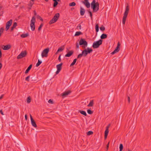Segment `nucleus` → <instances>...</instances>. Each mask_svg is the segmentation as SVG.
Listing matches in <instances>:
<instances>
[{"instance_id": "nucleus-13", "label": "nucleus", "mask_w": 151, "mask_h": 151, "mask_svg": "<svg viewBox=\"0 0 151 151\" xmlns=\"http://www.w3.org/2000/svg\"><path fill=\"white\" fill-rule=\"evenodd\" d=\"M74 51L73 50H71L70 51L68 52L67 53V54H66L65 56L66 57H70L72 54H73Z\"/></svg>"}, {"instance_id": "nucleus-52", "label": "nucleus", "mask_w": 151, "mask_h": 151, "mask_svg": "<svg viewBox=\"0 0 151 151\" xmlns=\"http://www.w3.org/2000/svg\"><path fill=\"white\" fill-rule=\"evenodd\" d=\"M78 27H79V28L80 29H81V26L80 24H79L78 26H77Z\"/></svg>"}, {"instance_id": "nucleus-30", "label": "nucleus", "mask_w": 151, "mask_h": 151, "mask_svg": "<svg viewBox=\"0 0 151 151\" xmlns=\"http://www.w3.org/2000/svg\"><path fill=\"white\" fill-rule=\"evenodd\" d=\"M30 25L31 30L33 31H34L35 29V24H34V25H33L32 24H30Z\"/></svg>"}, {"instance_id": "nucleus-38", "label": "nucleus", "mask_w": 151, "mask_h": 151, "mask_svg": "<svg viewBox=\"0 0 151 151\" xmlns=\"http://www.w3.org/2000/svg\"><path fill=\"white\" fill-rule=\"evenodd\" d=\"M87 113L90 114H93V112L90 109H88L87 111Z\"/></svg>"}, {"instance_id": "nucleus-8", "label": "nucleus", "mask_w": 151, "mask_h": 151, "mask_svg": "<svg viewBox=\"0 0 151 151\" xmlns=\"http://www.w3.org/2000/svg\"><path fill=\"white\" fill-rule=\"evenodd\" d=\"M120 43L119 42H118L117 43V45L116 47L115 50H114V51L111 53V54L112 55H114V54L118 52L120 50L119 47L120 46Z\"/></svg>"}, {"instance_id": "nucleus-62", "label": "nucleus", "mask_w": 151, "mask_h": 151, "mask_svg": "<svg viewBox=\"0 0 151 151\" xmlns=\"http://www.w3.org/2000/svg\"><path fill=\"white\" fill-rule=\"evenodd\" d=\"M31 7L30 6V7L28 8V9H31Z\"/></svg>"}, {"instance_id": "nucleus-20", "label": "nucleus", "mask_w": 151, "mask_h": 151, "mask_svg": "<svg viewBox=\"0 0 151 151\" xmlns=\"http://www.w3.org/2000/svg\"><path fill=\"white\" fill-rule=\"evenodd\" d=\"M17 25V23L16 22H15L14 23L12 26V27L11 28V31H12L13 30L14 28H15Z\"/></svg>"}, {"instance_id": "nucleus-31", "label": "nucleus", "mask_w": 151, "mask_h": 151, "mask_svg": "<svg viewBox=\"0 0 151 151\" xmlns=\"http://www.w3.org/2000/svg\"><path fill=\"white\" fill-rule=\"evenodd\" d=\"M64 49V46H63V47H59L57 50V52H58L60 51H63Z\"/></svg>"}, {"instance_id": "nucleus-10", "label": "nucleus", "mask_w": 151, "mask_h": 151, "mask_svg": "<svg viewBox=\"0 0 151 151\" xmlns=\"http://www.w3.org/2000/svg\"><path fill=\"white\" fill-rule=\"evenodd\" d=\"M12 19H10L7 22L6 26V31L9 29L10 26L12 25Z\"/></svg>"}, {"instance_id": "nucleus-6", "label": "nucleus", "mask_w": 151, "mask_h": 151, "mask_svg": "<svg viewBox=\"0 0 151 151\" xmlns=\"http://www.w3.org/2000/svg\"><path fill=\"white\" fill-rule=\"evenodd\" d=\"M49 51V48L45 49L42 52L41 54L42 56V58L44 57H47V54Z\"/></svg>"}, {"instance_id": "nucleus-42", "label": "nucleus", "mask_w": 151, "mask_h": 151, "mask_svg": "<svg viewBox=\"0 0 151 151\" xmlns=\"http://www.w3.org/2000/svg\"><path fill=\"white\" fill-rule=\"evenodd\" d=\"M83 56V54H82V52L81 53L79 54L77 56V58H81Z\"/></svg>"}, {"instance_id": "nucleus-60", "label": "nucleus", "mask_w": 151, "mask_h": 151, "mask_svg": "<svg viewBox=\"0 0 151 151\" xmlns=\"http://www.w3.org/2000/svg\"><path fill=\"white\" fill-rule=\"evenodd\" d=\"M3 96V95H1V96L0 97V99H2Z\"/></svg>"}, {"instance_id": "nucleus-19", "label": "nucleus", "mask_w": 151, "mask_h": 151, "mask_svg": "<svg viewBox=\"0 0 151 151\" xmlns=\"http://www.w3.org/2000/svg\"><path fill=\"white\" fill-rule=\"evenodd\" d=\"M82 54L83 55V56L84 57L86 56L88 54V52H87V50L86 49L84 50L82 52Z\"/></svg>"}, {"instance_id": "nucleus-18", "label": "nucleus", "mask_w": 151, "mask_h": 151, "mask_svg": "<svg viewBox=\"0 0 151 151\" xmlns=\"http://www.w3.org/2000/svg\"><path fill=\"white\" fill-rule=\"evenodd\" d=\"M32 66V64L30 65L27 68V69L25 72V73L26 74L30 70Z\"/></svg>"}, {"instance_id": "nucleus-1", "label": "nucleus", "mask_w": 151, "mask_h": 151, "mask_svg": "<svg viewBox=\"0 0 151 151\" xmlns=\"http://www.w3.org/2000/svg\"><path fill=\"white\" fill-rule=\"evenodd\" d=\"M91 8L93 9V12H96L99 10V4L96 2L95 0H93L91 4Z\"/></svg>"}, {"instance_id": "nucleus-44", "label": "nucleus", "mask_w": 151, "mask_h": 151, "mask_svg": "<svg viewBox=\"0 0 151 151\" xmlns=\"http://www.w3.org/2000/svg\"><path fill=\"white\" fill-rule=\"evenodd\" d=\"M37 18L39 19L41 21H43V19L39 15H37Z\"/></svg>"}, {"instance_id": "nucleus-17", "label": "nucleus", "mask_w": 151, "mask_h": 151, "mask_svg": "<svg viewBox=\"0 0 151 151\" xmlns=\"http://www.w3.org/2000/svg\"><path fill=\"white\" fill-rule=\"evenodd\" d=\"M31 121L32 126L35 127H37V125L33 119H32Z\"/></svg>"}, {"instance_id": "nucleus-53", "label": "nucleus", "mask_w": 151, "mask_h": 151, "mask_svg": "<svg viewBox=\"0 0 151 151\" xmlns=\"http://www.w3.org/2000/svg\"><path fill=\"white\" fill-rule=\"evenodd\" d=\"M60 56H61V55H60L58 58V60H59L60 62L61 60V58H60Z\"/></svg>"}, {"instance_id": "nucleus-7", "label": "nucleus", "mask_w": 151, "mask_h": 151, "mask_svg": "<svg viewBox=\"0 0 151 151\" xmlns=\"http://www.w3.org/2000/svg\"><path fill=\"white\" fill-rule=\"evenodd\" d=\"M27 55V52L26 50L22 51L17 56V58L18 59L25 57Z\"/></svg>"}, {"instance_id": "nucleus-57", "label": "nucleus", "mask_w": 151, "mask_h": 151, "mask_svg": "<svg viewBox=\"0 0 151 151\" xmlns=\"http://www.w3.org/2000/svg\"><path fill=\"white\" fill-rule=\"evenodd\" d=\"M107 135H107L104 134V138L105 139H106V138L107 137Z\"/></svg>"}, {"instance_id": "nucleus-5", "label": "nucleus", "mask_w": 151, "mask_h": 151, "mask_svg": "<svg viewBox=\"0 0 151 151\" xmlns=\"http://www.w3.org/2000/svg\"><path fill=\"white\" fill-rule=\"evenodd\" d=\"M60 17V14L59 13H56L55 14L54 17L49 22L50 24H52L56 22Z\"/></svg>"}, {"instance_id": "nucleus-50", "label": "nucleus", "mask_w": 151, "mask_h": 151, "mask_svg": "<svg viewBox=\"0 0 151 151\" xmlns=\"http://www.w3.org/2000/svg\"><path fill=\"white\" fill-rule=\"evenodd\" d=\"M110 124H109L106 127V129H109V127L110 126Z\"/></svg>"}, {"instance_id": "nucleus-4", "label": "nucleus", "mask_w": 151, "mask_h": 151, "mask_svg": "<svg viewBox=\"0 0 151 151\" xmlns=\"http://www.w3.org/2000/svg\"><path fill=\"white\" fill-rule=\"evenodd\" d=\"M79 45H81L83 48H85L87 47L88 43L84 39L81 38L79 41Z\"/></svg>"}, {"instance_id": "nucleus-39", "label": "nucleus", "mask_w": 151, "mask_h": 151, "mask_svg": "<svg viewBox=\"0 0 151 151\" xmlns=\"http://www.w3.org/2000/svg\"><path fill=\"white\" fill-rule=\"evenodd\" d=\"M93 134V132L91 131H89L87 133V135H90L92 134Z\"/></svg>"}, {"instance_id": "nucleus-21", "label": "nucleus", "mask_w": 151, "mask_h": 151, "mask_svg": "<svg viewBox=\"0 0 151 151\" xmlns=\"http://www.w3.org/2000/svg\"><path fill=\"white\" fill-rule=\"evenodd\" d=\"M107 37V35L105 34H102L101 36V39H106Z\"/></svg>"}, {"instance_id": "nucleus-26", "label": "nucleus", "mask_w": 151, "mask_h": 151, "mask_svg": "<svg viewBox=\"0 0 151 151\" xmlns=\"http://www.w3.org/2000/svg\"><path fill=\"white\" fill-rule=\"evenodd\" d=\"M34 0H31V1H29V3L28 4V5L29 6L31 7H32V5L34 4Z\"/></svg>"}, {"instance_id": "nucleus-2", "label": "nucleus", "mask_w": 151, "mask_h": 151, "mask_svg": "<svg viewBox=\"0 0 151 151\" xmlns=\"http://www.w3.org/2000/svg\"><path fill=\"white\" fill-rule=\"evenodd\" d=\"M129 10V5L127 4L126 6L125 10L123 17L122 23L123 24H125L126 18L128 15Z\"/></svg>"}, {"instance_id": "nucleus-55", "label": "nucleus", "mask_w": 151, "mask_h": 151, "mask_svg": "<svg viewBox=\"0 0 151 151\" xmlns=\"http://www.w3.org/2000/svg\"><path fill=\"white\" fill-rule=\"evenodd\" d=\"M25 119L26 120H27V114L25 115Z\"/></svg>"}, {"instance_id": "nucleus-35", "label": "nucleus", "mask_w": 151, "mask_h": 151, "mask_svg": "<svg viewBox=\"0 0 151 151\" xmlns=\"http://www.w3.org/2000/svg\"><path fill=\"white\" fill-rule=\"evenodd\" d=\"M31 98L30 96H29L27 97V103L29 104L31 102Z\"/></svg>"}, {"instance_id": "nucleus-23", "label": "nucleus", "mask_w": 151, "mask_h": 151, "mask_svg": "<svg viewBox=\"0 0 151 151\" xmlns=\"http://www.w3.org/2000/svg\"><path fill=\"white\" fill-rule=\"evenodd\" d=\"M54 1V3L53 5V6L54 7H56L57 6L58 4V1L57 0H53Z\"/></svg>"}, {"instance_id": "nucleus-12", "label": "nucleus", "mask_w": 151, "mask_h": 151, "mask_svg": "<svg viewBox=\"0 0 151 151\" xmlns=\"http://www.w3.org/2000/svg\"><path fill=\"white\" fill-rule=\"evenodd\" d=\"M71 92L70 90H68L65 91L62 94V96L63 97H65L66 96L70 94Z\"/></svg>"}, {"instance_id": "nucleus-15", "label": "nucleus", "mask_w": 151, "mask_h": 151, "mask_svg": "<svg viewBox=\"0 0 151 151\" xmlns=\"http://www.w3.org/2000/svg\"><path fill=\"white\" fill-rule=\"evenodd\" d=\"M4 47L3 48V49L4 50H8L11 47L10 45H6L5 46H4Z\"/></svg>"}, {"instance_id": "nucleus-59", "label": "nucleus", "mask_w": 151, "mask_h": 151, "mask_svg": "<svg viewBox=\"0 0 151 151\" xmlns=\"http://www.w3.org/2000/svg\"><path fill=\"white\" fill-rule=\"evenodd\" d=\"M30 117L31 121V120H32V119H33V118H32V115H31V114H30Z\"/></svg>"}, {"instance_id": "nucleus-61", "label": "nucleus", "mask_w": 151, "mask_h": 151, "mask_svg": "<svg viewBox=\"0 0 151 151\" xmlns=\"http://www.w3.org/2000/svg\"><path fill=\"white\" fill-rule=\"evenodd\" d=\"M46 2H48L49 1V0H44Z\"/></svg>"}, {"instance_id": "nucleus-25", "label": "nucleus", "mask_w": 151, "mask_h": 151, "mask_svg": "<svg viewBox=\"0 0 151 151\" xmlns=\"http://www.w3.org/2000/svg\"><path fill=\"white\" fill-rule=\"evenodd\" d=\"M79 112H80L81 114L85 116H87V114L85 112V111H81V110H79Z\"/></svg>"}, {"instance_id": "nucleus-11", "label": "nucleus", "mask_w": 151, "mask_h": 151, "mask_svg": "<svg viewBox=\"0 0 151 151\" xmlns=\"http://www.w3.org/2000/svg\"><path fill=\"white\" fill-rule=\"evenodd\" d=\"M82 2L83 4L87 8H89L90 7V4L88 1V0H84V1H82Z\"/></svg>"}, {"instance_id": "nucleus-3", "label": "nucleus", "mask_w": 151, "mask_h": 151, "mask_svg": "<svg viewBox=\"0 0 151 151\" xmlns=\"http://www.w3.org/2000/svg\"><path fill=\"white\" fill-rule=\"evenodd\" d=\"M102 41L101 39H100L98 41L94 42L93 43L92 47L94 49L98 48L102 44Z\"/></svg>"}, {"instance_id": "nucleus-64", "label": "nucleus", "mask_w": 151, "mask_h": 151, "mask_svg": "<svg viewBox=\"0 0 151 151\" xmlns=\"http://www.w3.org/2000/svg\"><path fill=\"white\" fill-rule=\"evenodd\" d=\"M74 9V8H71V10H72L73 9Z\"/></svg>"}, {"instance_id": "nucleus-29", "label": "nucleus", "mask_w": 151, "mask_h": 151, "mask_svg": "<svg viewBox=\"0 0 151 151\" xmlns=\"http://www.w3.org/2000/svg\"><path fill=\"white\" fill-rule=\"evenodd\" d=\"M86 49L87 50V52H88V53H90L93 51V50L92 49L89 47L87 48V49Z\"/></svg>"}, {"instance_id": "nucleus-54", "label": "nucleus", "mask_w": 151, "mask_h": 151, "mask_svg": "<svg viewBox=\"0 0 151 151\" xmlns=\"http://www.w3.org/2000/svg\"><path fill=\"white\" fill-rule=\"evenodd\" d=\"M76 48H78V49L79 48V45L78 44V43H77L76 44Z\"/></svg>"}, {"instance_id": "nucleus-49", "label": "nucleus", "mask_w": 151, "mask_h": 151, "mask_svg": "<svg viewBox=\"0 0 151 151\" xmlns=\"http://www.w3.org/2000/svg\"><path fill=\"white\" fill-rule=\"evenodd\" d=\"M109 142H108V144L107 145H106V149L107 151L108 150V148H109Z\"/></svg>"}, {"instance_id": "nucleus-24", "label": "nucleus", "mask_w": 151, "mask_h": 151, "mask_svg": "<svg viewBox=\"0 0 151 151\" xmlns=\"http://www.w3.org/2000/svg\"><path fill=\"white\" fill-rule=\"evenodd\" d=\"M29 35L28 33H27L26 34H23L21 35V37L22 38H25L27 37Z\"/></svg>"}, {"instance_id": "nucleus-46", "label": "nucleus", "mask_w": 151, "mask_h": 151, "mask_svg": "<svg viewBox=\"0 0 151 151\" xmlns=\"http://www.w3.org/2000/svg\"><path fill=\"white\" fill-rule=\"evenodd\" d=\"M88 12L90 16L91 17V19H92V14L91 12V11H88Z\"/></svg>"}, {"instance_id": "nucleus-40", "label": "nucleus", "mask_w": 151, "mask_h": 151, "mask_svg": "<svg viewBox=\"0 0 151 151\" xmlns=\"http://www.w3.org/2000/svg\"><path fill=\"white\" fill-rule=\"evenodd\" d=\"M43 26V24L42 23L41 24L40 26L39 27H38V30L39 31H40L41 30V28Z\"/></svg>"}, {"instance_id": "nucleus-22", "label": "nucleus", "mask_w": 151, "mask_h": 151, "mask_svg": "<svg viewBox=\"0 0 151 151\" xmlns=\"http://www.w3.org/2000/svg\"><path fill=\"white\" fill-rule=\"evenodd\" d=\"M31 81L32 82H35L37 81V78L35 77H32L31 78Z\"/></svg>"}, {"instance_id": "nucleus-51", "label": "nucleus", "mask_w": 151, "mask_h": 151, "mask_svg": "<svg viewBox=\"0 0 151 151\" xmlns=\"http://www.w3.org/2000/svg\"><path fill=\"white\" fill-rule=\"evenodd\" d=\"M128 103H129L130 102V97L129 96H128Z\"/></svg>"}, {"instance_id": "nucleus-9", "label": "nucleus", "mask_w": 151, "mask_h": 151, "mask_svg": "<svg viewBox=\"0 0 151 151\" xmlns=\"http://www.w3.org/2000/svg\"><path fill=\"white\" fill-rule=\"evenodd\" d=\"M63 63H61L60 64L57 65L56 67L57 70L56 72V74H58L60 71L62 69V66L63 65Z\"/></svg>"}, {"instance_id": "nucleus-63", "label": "nucleus", "mask_w": 151, "mask_h": 151, "mask_svg": "<svg viewBox=\"0 0 151 151\" xmlns=\"http://www.w3.org/2000/svg\"><path fill=\"white\" fill-rule=\"evenodd\" d=\"M128 151H131V150H130L129 149H128Z\"/></svg>"}, {"instance_id": "nucleus-47", "label": "nucleus", "mask_w": 151, "mask_h": 151, "mask_svg": "<svg viewBox=\"0 0 151 151\" xmlns=\"http://www.w3.org/2000/svg\"><path fill=\"white\" fill-rule=\"evenodd\" d=\"M48 102L49 103L51 104H52L53 103V101H52L51 99L49 100V101H48Z\"/></svg>"}, {"instance_id": "nucleus-41", "label": "nucleus", "mask_w": 151, "mask_h": 151, "mask_svg": "<svg viewBox=\"0 0 151 151\" xmlns=\"http://www.w3.org/2000/svg\"><path fill=\"white\" fill-rule=\"evenodd\" d=\"M100 29L101 31H104L105 29V28L103 26H102L100 27Z\"/></svg>"}, {"instance_id": "nucleus-36", "label": "nucleus", "mask_w": 151, "mask_h": 151, "mask_svg": "<svg viewBox=\"0 0 151 151\" xmlns=\"http://www.w3.org/2000/svg\"><path fill=\"white\" fill-rule=\"evenodd\" d=\"M95 29L96 32H98L99 30V27L98 24H96L95 26Z\"/></svg>"}, {"instance_id": "nucleus-56", "label": "nucleus", "mask_w": 151, "mask_h": 151, "mask_svg": "<svg viewBox=\"0 0 151 151\" xmlns=\"http://www.w3.org/2000/svg\"><path fill=\"white\" fill-rule=\"evenodd\" d=\"M0 113L1 114L3 115L4 114H3V113L2 111V110H0Z\"/></svg>"}, {"instance_id": "nucleus-16", "label": "nucleus", "mask_w": 151, "mask_h": 151, "mask_svg": "<svg viewBox=\"0 0 151 151\" xmlns=\"http://www.w3.org/2000/svg\"><path fill=\"white\" fill-rule=\"evenodd\" d=\"M35 19L36 18L35 16H33L32 17V19L31 21V23L30 24H32L34 25V24H35L36 20H35Z\"/></svg>"}, {"instance_id": "nucleus-48", "label": "nucleus", "mask_w": 151, "mask_h": 151, "mask_svg": "<svg viewBox=\"0 0 151 151\" xmlns=\"http://www.w3.org/2000/svg\"><path fill=\"white\" fill-rule=\"evenodd\" d=\"M4 30V29L2 28H1L0 29V33H3Z\"/></svg>"}, {"instance_id": "nucleus-43", "label": "nucleus", "mask_w": 151, "mask_h": 151, "mask_svg": "<svg viewBox=\"0 0 151 151\" xmlns=\"http://www.w3.org/2000/svg\"><path fill=\"white\" fill-rule=\"evenodd\" d=\"M109 132V129H106L105 131V132L104 134L108 135Z\"/></svg>"}, {"instance_id": "nucleus-37", "label": "nucleus", "mask_w": 151, "mask_h": 151, "mask_svg": "<svg viewBox=\"0 0 151 151\" xmlns=\"http://www.w3.org/2000/svg\"><path fill=\"white\" fill-rule=\"evenodd\" d=\"M76 5V4L74 2H72L69 4V5L70 6H74Z\"/></svg>"}, {"instance_id": "nucleus-28", "label": "nucleus", "mask_w": 151, "mask_h": 151, "mask_svg": "<svg viewBox=\"0 0 151 151\" xmlns=\"http://www.w3.org/2000/svg\"><path fill=\"white\" fill-rule=\"evenodd\" d=\"M82 34V32H76V33L74 35L75 36H77L80 35H81Z\"/></svg>"}, {"instance_id": "nucleus-33", "label": "nucleus", "mask_w": 151, "mask_h": 151, "mask_svg": "<svg viewBox=\"0 0 151 151\" xmlns=\"http://www.w3.org/2000/svg\"><path fill=\"white\" fill-rule=\"evenodd\" d=\"M42 63V61L40 60H38V62L36 64V66L37 67L39 66Z\"/></svg>"}, {"instance_id": "nucleus-14", "label": "nucleus", "mask_w": 151, "mask_h": 151, "mask_svg": "<svg viewBox=\"0 0 151 151\" xmlns=\"http://www.w3.org/2000/svg\"><path fill=\"white\" fill-rule=\"evenodd\" d=\"M85 10L82 7H80V14L81 16H83L85 13Z\"/></svg>"}, {"instance_id": "nucleus-45", "label": "nucleus", "mask_w": 151, "mask_h": 151, "mask_svg": "<svg viewBox=\"0 0 151 151\" xmlns=\"http://www.w3.org/2000/svg\"><path fill=\"white\" fill-rule=\"evenodd\" d=\"M29 77H30V76H27L25 78V80L26 81H29Z\"/></svg>"}, {"instance_id": "nucleus-27", "label": "nucleus", "mask_w": 151, "mask_h": 151, "mask_svg": "<svg viewBox=\"0 0 151 151\" xmlns=\"http://www.w3.org/2000/svg\"><path fill=\"white\" fill-rule=\"evenodd\" d=\"M93 100H91L90 101L89 104L87 105L88 107L92 106H93Z\"/></svg>"}, {"instance_id": "nucleus-32", "label": "nucleus", "mask_w": 151, "mask_h": 151, "mask_svg": "<svg viewBox=\"0 0 151 151\" xmlns=\"http://www.w3.org/2000/svg\"><path fill=\"white\" fill-rule=\"evenodd\" d=\"M77 61V59H75L73 60V62L70 65V66L71 67L73 65L75 64L76 63Z\"/></svg>"}, {"instance_id": "nucleus-34", "label": "nucleus", "mask_w": 151, "mask_h": 151, "mask_svg": "<svg viewBox=\"0 0 151 151\" xmlns=\"http://www.w3.org/2000/svg\"><path fill=\"white\" fill-rule=\"evenodd\" d=\"M123 148V145L122 144L119 145V151H122Z\"/></svg>"}, {"instance_id": "nucleus-58", "label": "nucleus", "mask_w": 151, "mask_h": 151, "mask_svg": "<svg viewBox=\"0 0 151 151\" xmlns=\"http://www.w3.org/2000/svg\"><path fill=\"white\" fill-rule=\"evenodd\" d=\"M34 12L35 15H36L37 13H36V12L35 11V10L34 11Z\"/></svg>"}]
</instances>
